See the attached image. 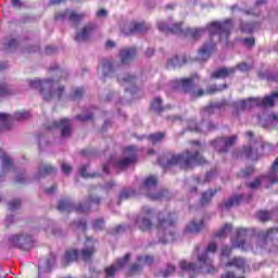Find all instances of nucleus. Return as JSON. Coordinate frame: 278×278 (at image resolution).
Instances as JSON below:
<instances>
[{
	"label": "nucleus",
	"mask_w": 278,
	"mask_h": 278,
	"mask_svg": "<svg viewBox=\"0 0 278 278\" xmlns=\"http://www.w3.org/2000/svg\"><path fill=\"white\" fill-rule=\"evenodd\" d=\"M157 28L164 34L184 35L193 38V40L201 38L203 34L208 31L211 40L205 42L198 52L199 60H208L210 55L216 51V42H214L212 37L218 36L219 42L227 45L229 42V36H231V31L233 30V20L226 18L223 22H211L205 28H187L185 30L181 27V23H175L170 26L166 22H160Z\"/></svg>",
	"instance_id": "f257e3e1"
},
{
	"label": "nucleus",
	"mask_w": 278,
	"mask_h": 278,
	"mask_svg": "<svg viewBox=\"0 0 278 278\" xmlns=\"http://www.w3.org/2000/svg\"><path fill=\"white\" fill-rule=\"evenodd\" d=\"M218 247L216 242H211L205 250L201 252V245H197L194 253H197L198 265L194 263H188L186 261L180 262V268L182 273H189V277H195L198 273L204 275H216L218 268L214 267V261L212 255L216 253Z\"/></svg>",
	"instance_id": "f03ea898"
},
{
	"label": "nucleus",
	"mask_w": 278,
	"mask_h": 278,
	"mask_svg": "<svg viewBox=\"0 0 278 278\" xmlns=\"http://www.w3.org/2000/svg\"><path fill=\"white\" fill-rule=\"evenodd\" d=\"M195 150L192 152L187 150L181 154H173L166 160V163H162L164 168H170L172 166H180V168H190L194 164H205V159L201 156V151H203V146L199 141H192Z\"/></svg>",
	"instance_id": "7ed1b4c3"
},
{
	"label": "nucleus",
	"mask_w": 278,
	"mask_h": 278,
	"mask_svg": "<svg viewBox=\"0 0 278 278\" xmlns=\"http://www.w3.org/2000/svg\"><path fill=\"white\" fill-rule=\"evenodd\" d=\"M58 81H60V79L55 80L53 78H47L40 80L39 78H35L29 80V86L34 90H39L45 101H53V99H58L60 101L64 94L65 88L64 86L59 85Z\"/></svg>",
	"instance_id": "20e7f679"
},
{
	"label": "nucleus",
	"mask_w": 278,
	"mask_h": 278,
	"mask_svg": "<svg viewBox=\"0 0 278 278\" xmlns=\"http://www.w3.org/2000/svg\"><path fill=\"white\" fill-rule=\"evenodd\" d=\"M175 220H177V216L175 214L164 211L159 214V242L161 244H168V242H173L175 240V231L173 227L175 226Z\"/></svg>",
	"instance_id": "39448f33"
},
{
	"label": "nucleus",
	"mask_w": 278,
	"mask_h": 278,
	"mask_svg": "<svg viewBox=\"0 0 278 278\" xmlns=\"http://www.w3.org/2000/svg\"><path fill=\"white\" fill-rule=\"evenodd\" d=\"M278 101V92H274L270 96H266L264 99L260 98H250L248 100H239L235 102L233 108L237 114L244 112V110H251L258 105L260 108H273Z\"/></svg>",
	"instance_id": "423d86ee"
},
{
	"label": "nucleus",
	"mask_w": 278,
	"mask_h": 278,
	"mask_svg": "<svg viewBox=\"0 0 278 278\" xmlns=\"http://www.w3.org/2000/svg\"><path fill=\"white\" fill-rule=\"evenodd\" d=\"M273 184H278V159H276L266 175L256 177L253 181L247 182L250 190H257L260 186L263 188H270Z\"/></svg>",
	"instance_id": "0eeeda50"
},
{
	"label": "nucleus",
	"mask_w": 278,
	"mask_h": 278,
	"mask_svg": "<svg viewBox=\"0 0 278 278\" xmlns=\"http://www.w3.org/2000/svg\"><path fill=\"white\" fill-rule=\"evenodd\" d=\"M275 233H278V228H269L266 231H261L257 238V247L265 249L269 253H277L278 240L275 238Z\"/></svg>",
	"instance_id": "6e6552de"
},
{
	"label": "nucleus",
	"mask_w": 278,
	"mask_h": 278,
	"mask_svg": "<svg viewBox=\"0 0 278 278\" xmlns=\"http://www.w3.org/2000/svg\"><path fill=\"white\" fill-rule=\"evenodd\" d=\"M155 188H157V177L155 176L147 177L141 186L143 194H146L148 199H151V201H162V199L168 197V190H161L155 193L153 192Z\"/></svg>",
	"instance_id": "1a4fd4ad"
},
{
	"label": "nucleus",
	"mask_w": 278,
	"mask_h": 278,
	"mask_svg": "<svg viewBox=\"0 0 278 278\" xmlns=\"http://www.w3.org/2000/svg\"><path fill=\"white\" fill-rule=\"evenodd\" d=\"M247 138L250 140V144L243 147L242 149V155L247 157L248 160H258L260 159V151L264 149V146L262 144V141L254 140V134L251 130H248L245 132Z\"/></svg>",
	"instance_id": "9d476101"
},
{
	"label": "nucleus",
	"mask_w": 278,
	"mask_h": 278,
	"mask_svg": "<svg viewBox=\"0 0 278 278\" xmlns=\"http://www.w3.org/2000/svg\"><path fill=\"white\" fill-rule=\"evenodd\" d=\"M8 244L21 249V251H31L34 249V237L28 233L11 235L8 238Z\"/></svg>",
	"instance_id": "9b49d317"
},
{
	"label": "nucleus",
	"mask_w": 278,
	"mask_h": 278,
	"mask_svg": "<svg viewBox=\"0 0 278 278\" xmlns=\"http://www.w3.org/2000/svg\"><path fill=\"white\" fill-rule=\"evenodd\" d=\"M154 211L149 206H143L140 214L136 218V225L140 231H151L153 228V218Z\"/></svg>",
	"instance_id": "f8f14e48"
},
{
	"label": "nucleus",
	"mask_w": 278,
	"mask_h": 278,
	"mask_svg": "<svg viewBox=\"0 0 278 278\" xmlns=\"http://www.w3.org/2000/svg\"><path fill=\"white\" fill-rule=\"evenodd\" d=\"M238 142V135H232L230 137H218L211 141V147L217 151V153H228L229 149Z\"/></svg>",
	"instance_id": "ddd939ff"
},
{
	"label": "nucleus",
	"mask_w": 278,
	"mask_h": 278,
	"mask_svg": "<svg viewBox=\"0 0 278 278\" xmlns=\"http://www.w3.org/2000/svg\"><path fill=\"white\" fill-rule=\"evenodd\" d=\"M29 118V112L18 111L14 115L8 113H0V130L10 129L14 121H27Z\"/></svg>",
	"instance_id": "4468645a"
},
{
	"label": "nucleus",
	"mask_w": 278,
	"mask_h": 278,
	"mask_svg": "<svg viewBox=\"0 0 278 278\" xmlns=\"http://www.w3.org/2000/svg\"><path fill=\"white\" fill-rule=\"evenodd\" d=\"M47 129H60L62 138H71L73 136V122L68 118H63L61 121H54L47 126Z\"/></svg>",
	"instance_id": "2eb2a0df"
},
{
	"label": "nucleus",
	"mask_w": 278,
	"mask_h": 278,
	"mask_svg": "<svg viewBox=\"0 0 278 278\" xmlns=\"http://www.w3.org/2000/svg\"><path fill=\"white\" fill-rule=\"evenodd\" d=\"M176 84L177 86L182 88L185 92L191 94V97H203V94H205V91H203V89H199L198 91L194 90V76H191L189 78L176 79Z\"/></svg>",
	"instance_id": "dca6fc26"
},
{
	"label": "nucleus",
	"mask_w": 278,
	"mask_h": 278,
	"mask_svg": "<svg viewBox=\"0 0 278 278\" xmlns=\"http://www.w3.org/2000/svg\"><path fill=\"white\" fill-rule=\"evenodd\" d=\"M125 155L128 157L118 159L114 162L115 168H119V170H125V168L129 167L130 164L136 162V146H129L125 149Z\"/></svg>",
	"instance_id": "f3484780"
},
{
	"label": "nucleus",
	"mask_w": 278,
	"mask_h": 278,
	"mask_svg": "<svg viewBox=\"0 0 278 278\" xmlns=\"http://www.w3.org/2000/svg\"><path fill=\"white\" fill-rule=\"evenodd\" d=\"M84 18H86V13H77L68 9L55 15L56 21H68L72 25H79Z\"/></svg>",
	"instance_id": "a211bd4d"
},
{
	"label": "nucleus",
	"mask_w": 278,
	"mask_h": 278,
	"mask_svg": "<svg viewBox=\"0 0 278 278\" xmlns=\"http://www.w3.org/2000/svg\"><path fill=\"white\" fill-rule=\"evenodd\" d=\"M94 253H97V239L92 237H87L85 241V247L79 252V257H81L83 262H90Z\"/></svg>",
	"instance_id": "6ab92c4d"
},
{
	"label": "nucleus",
	"mask_w": 278,
	"mask_h": 278,
	"mask_svg": "<svg viewBox=\"0 0 278 278\" xmlns=\"http://www.w3.org/2000/svg\"><path fill=\"white\" fill-rule=\"evenodd\" d=\"M151 29V25L146 22H134L122 28V34L125 36H131V34H144Z\"/></svg>",
	"instance_id": "aec40b11"
},
{
	"label": "nucleus",
	"mask_w": 278,
	"mask_h": 278,
	"mask_svg": "<svg viewBox=\"0 0 278 278\" xmlns=\"http://www.w3.org/2000/svg\"><path fill=\"white\" fill-rule=\"evenodd\" d=\"M214 129H218L217 125H214L212 122L201 124H197L194 119L188 121V130L194 131L195 134H207V131H214Z\"/></svg>",
	"instance_id": "412c9836"
},
{
	"label": "nucleus",
	"mask_w": 278,
	"mask_h": 278,
	"mask_svg": "<svg viewBox=\"0 0 278 278\" xmlns=\"http://www.w3.org/2000/svg\"><path fill=\"white\" fill-rule=\"evenodd\" d=\"M249 233V229L239 228L237 230V239L233 241L232 247L235 249H242V251H253L251 244L247 243V236Z\"/></svg>",
	"instance_id": "4be33fe9"
},
{
	"label": "nucleus",
	"mask_w": 278,
	"mask_h": 278,
	"mask_svg": "<svg viewBox=\"0 0 278 278\" xmlns=\"http://www.w3.org/2000/svg\"><path fill=\"white\" fill-rule=\"evenodd\" d=\"M138 55V49L136 47H127L119 50L118 58L121 64L129 66V64L136 60Z\"/></svg>",
	"instance_id": "5701e85b"
},
{
	"label": "nucleus",
	"mask_w": 278,
	"mask_h": 278,
	"mask_svg": "<svg viewBox=\"0 0 278 278\" xmlns=\"http://www.w3.org/2000/svg\"><path fill=\"white\" fill-rule=\"evenodd\" d=\"M93 205H101V197L89 194L84 203L77 205L76 212L79 214H86V212H90Z\"/></svg>",
	"instance_id": "b1692460"
},
{
	"label": "nucleus",
	"mask_w": 278,
	"mask_h": 278,
	"mask_svg": "<svg viewBox=\"0 0 278 278\" xmlns=\"http://www.w3.org/2000/svg\"><path fill=\"white\" fill-rule=\"evenodd\" d=\"M131 255L129 253L125 254L123 258H118L115 263H113L111 266L105 268V275L106 277H114L118 270H122V268L125 267V265L129 262Z\"/></svg>",
	"instance_id": "393cba45"
},
{
	"label": "nucleus",
	"mask_w": 278,
	"mask_h": 278,
	"mask_svg": "<svg viewBox=\"0 0 278 278\" xmlns=\"http://www.w3.org/2000/svg\"><path fill=\"white\" fill-rule=\"evenodd\" d=\"M0 160L2 162V172L0 175V181H3V177L14 168V164L12 163V157L8 155V153L4 150H0Z\"/></svg>",
	"instance_id": "a878e982"
},
{
	"label": "nucleus",
	"mask_w": 278,
	"mask_h": 278,
	"mask_svg": "<svg viewBox=\"0 0 278 278\" xmlns=\"http://www.w3.org/2000/svg\"><path fill=\"white\" fill-rule=\"evenodd\" d=\"M97 29V24L94 23H89L80 31H78L75 36V41L76 42H86L88 38H90V34Z\"/></svg>",
	"instance_id": "bb28decb"
},
{
	"label": "nucleus",
	"mask_w": 278,
	"mask_h": 278,
	"mask_svg": "<svg viewBox=\"0 0 278 278\" xmlns=\"http://www.w3.org/2000/svg\"><path fill=\"white\" fill-rule=\"evenodd\" d=\"M212 177H214V172L206 173L204 178H200V177L191 178L188 181L189 192H197V184H210V181H212Z\"/></svg>",
	"instance_id": "cd10ccee"
},
{
	"label": "nucleus",
	"mask_w": 278,
	"mask_h": 278,
	"mask_svg": "<svg viewBox=\"0 0 278 278\" xmlns=\"http://www.w3.org/2000/svg\"><path fill=\"white\" fill-rule=\"evenodd\" d=\"M236 75V67H222L217 68L211 74V79H227Z\"/></svg>",
	"instance_id": "c85d7f7f"
},
{
	"label": "nucleus",
	"mask_w": 278,
	"mask_h": 278,
	"mask_svg": "<svg viewBox=\"0 0 278 278\" xmlns=\"http://www.w3.org/2000/svg\"><path fill=\"white\" fill-rule=\"evenodd\" d=\"M117 81L121 86H131V88H135L136 84H138V76L129 73L117 74Z\"/></svg>",
	"instance_id": "c756f323"
},
{
	"label": "nucleus",
	"mask_w": 278,
	"mask_h": 278,
	"mask_svg": "<svg viewBox=\"0 0 278 278\" xmlns=\"http://www.w3.org/2000/svg\"><path fill=\"white\" fill-rule=\"evenodd\" d=\"M101 73L104 79H108V77H114V73H116V64L113 61L103 60Z\"/></svg>",
	"instance_id": "7c9ffc66"
},
{
	"label": "nucleus",
	"mask_w": 278,
	"mask_h": 278,
	"mask_svg": "<svg viewBox=\"0 0 278 278\" xmlns=\"http://www.w3.org/2000/svg\"><path fill=\"white\" fill-rule=\"evenodd\" d=\"M56 210L62 214H68L71 212H77V205H75V203L72 202L71 199H64L59 201Z\"/></svg>",
	"instance_id": "2f4dec72"
},
{
	"label": "nucleus",
	"mask_w": 278,
	"mask_h": 278,
	"mask_svg": "<svg viewBox=\"0 0 278 278\" xmlns=\"http://www.w3.org/2000/svg\"><path fill=\"white\" fill-rule=\"evenodd\" d=\"M244 201V194L235 195L232 198H229L228 200H225L220 205V210H231V207H236L240 205Z\"/></svg>",
	"instance_id": "473e14b6"
},
{
	"label": "nucleus",
	"mask_w": 278,
	"mask_h": 278,
	"mask_svg": "<svg viewBox=\"0 0 278 278\" xmlns=\"http://www.w3.org/2000/svg\"><path fill=\"white\" fill-rule=\"evenodd\" d=\"M58 173V168L52 165H40L37 176V179H42V177H49V175H55Z\"/></svg>",
	"instance_id": "72a5a7b5"
},
{
	"label": "nucleus",
	"mask_w": 278,
	"mask_h": 278,
	"mask_svg": "<svg viewBox=\"0 0 278 278\" xmlns=\"http://www.w3.org/2000/svg\"><path fill=\"white\" fill-rule=\"evenodd\" d=\"M240 31L242 34H253V31H257L260 29V23L258 22H241L240 23Z\"/></svg>",
	"instance_id": "f704fd0d"
},
{
	"label": "nucleus",
	"mask_w": 278,
	"mask_h": 278,
	"mask_svg": "<svg viewBox=\"0 0 278 278\" xmlns=\"http://www.w3.org/2000/svg\"><path fill=\"white\" fill-rule=\"evenodd\" d=\"M77 257H79L78 250H70L65 252V255L62 260V266H68V264H73V262H77Z\"/></svg>",
	"instance_id": "c9c22d12"
},
{
	"label": "nucleus",
	"mask_w": 278,
	"mask_h": 278,
	"mask_svg": "<svg viewBox=\"0 0 278 278\" xmlns=\"http://www.w3.org/2000/svg\"><path fill=\"white\" fill-rule=\"evenodd\" d=\"M186 64V58H179V55H175L167 60L166 67L167 68H181Z\"/></svg>",
	"instance_id": "e433bc0d"
},
{
	"label": "nucleus",
	"mask_w": 278,
	"mask_h": 278,
	"mask_svg": "<svg viewBox=\"0 0 278 278\" xmlns=\"http://www.w3.org/2000/svg\"><path fill=\"white\" fill-rule=\"evenodd\" d=\"M226 105H227L226 100L212 103L210 106L205 109V113L208 114V116H212V114H216V112H220V110H223V108H225Z\"/></svg>",
	"instance_id": "4c0bfd02"
},
{
	"label": "nucleus",
	"mask_w": 278,
	"mask_h": 278,
	"mask_svg": "<svg viewBox=\"0 0 278 278\" xmlns=\"http://www.w3.org/2000/svg\"><path fill=\"white\" fill-rule=\"evenodd\" d=\"M216 189L215 190H207L205 192L202 193L201 198H200V205H202V207H206V205H210L212 203V199L214 197V194H216Z\"/></svg>",
	"instance_id": "58836bf2"
},
{
	"label": "nucleus",
	"mask_w": 278,
	"mask_h": 278,
	"mask_svg": "<svg viewBox=\"0 0 278 278\" xmlns=\"http://www.w3.org/2000/svg\"><path fill=\"white\" fill-rule=\"evenodd\" d=\"M168 109H170V106H164L162 104V98H154V100L151 103V110L156 114H162V112H165Z\"/></svg>",
	"instance_id": "ea45409f"
},
{
	"label": "nucleus",
	"mask_w": 278,
	"mask_h": 278,
	"mask_svg": "<svg viewBox=\"0 0 278 278\" xmlns=\"http://www.w3.org/2000/svg\"><path fill=\"white\" fill-rule=\"evenodd\" d=\"M226 266H235L238 270L244 273V268H247V261L242 257H235L228 262Z\"/></svg>",
	"instance_id": "a19ab883"
},
{
	"label": "nucleus",
	"mask_w": 278,
	"mask_h": 278,
	"mask_svg": "<svg viewBox=\"0 0 278 278\" xmlns=\"http://www.w3.org/2000/svg\"><path fill=\"white\" fill-rule=\"evenodd\" d=\"M203 229V219L200 222H191L187 227H186V232L187 233H199Z\"/></svg>",
	"instance_id": "79ce46f5"
},
{
	"label": "nucleus",
	"mask_w": 278,
	"mask_h": 278,
	"mask_svg": "<svg viewBox=\"0 0 278 278\" xmlns=\"http://www.w3.org/2000/svg\"><path fill=\"white\" fill-rule=\"evenodd\" d=\"M164 138H166L165 132H154L149 135L148 140H150L152 144H160V142L164 141Z\"/></svg>",
	"instance_id": "37998d69"
},
{
	"label": "nucleus",
	"mask_w": 278,
	"mask_h": 278,
	"mask_svg": "<svg viewBox=\"0 0 278 278\" xmlns=\"http://www.w3.org/2000/svg\"><path fill=\"white\" fill-rule=\"evenodd\" d=\"M10 94H14V89L5 81H0V97H10Z\"/></svg>",
	"instance_id": "c03bdc74"
},
{
	"label": "nucleus",
	"mask_w": 278,
	"mask_h": 278,
	"mask_svg": "<svg viewBox=\"0 0 278 278\" xmlns=\"http://www.w3.org/2000/svg\"><path fill=\"white\" fill-rule=\"evenodd\" d=\"M131 197H136L134 189H123L119 193V201H127V199H131Z\"/></svg>",
	"instance_id": "a18cd8bd"
},
{
	"label": "nucleus",
	"mask_w": 278,
	"mask_h": 278,
	"mask_svg": "<svg viewBox=\"0 0 278 278\" xmlns=\"http://www.w3.org/2000/svg\"><path fill=\"white\" fill-rule=\"evenodd\" d=\"M89 164H86V165H81L79 167V173H80V176H83L85 179H92L94 177H99V174H88V168H89Z\"/></svg>",
	"instance_id": "49530a36"
},
{
	"label": "nucleus",
	"mask_w": 278,
	"mask_h": 278,
	"mask_svg": "<svg viewBox=\"0 0 278 278\" xmlns=\"http://www.w3.org/2000/svg\"><path fill=\"white\" fill-rule=\"evenodd\" d=\"M137 262L141 266H144V264H147V266H151V264H153V256H151V255H139V256H137Z\"/></svg>",
	"instance_id": "de8ad7c7"
},
{
	"label": "nucleus",
	"mask_w": 278,
	"mask_h": 278,
	"mask_svg": "<svg viewBox=\"0 0 278 278\" xmlns=\"http://www.w3.org/2000/svg\"><path fill=\"white\" fill-rule=\"evenodd\" d=\"M54 265H55V254L50 253L46 262V268L43 269L45 273H51V268H53Z\"/></svg>",
	"instance_id": "09e8293b"
},
{
	"label": "nucleus",
	"mask_w": 278,
	"mask_h": 278,
	"mask_svg": "<svg viewBox=\"0 0 278 278\" xmlns=\"http://www.w3.org/2000/svg\"><path fill=\"white\" fill-rule=\"evenodd\" d=\"M231 224H226L215 236L216 238H226L227 233H231Z\"/></svg>",
	"instance_id": "8fccbe9b"
},
{
	"label": "nucleus",
	"mask_w": 278,
	"mask_h": 278,
	"mask_svg": "<svg viewBox=\"0 0 278 278\" xmlns=\"http://www.w3.org/2000/svg\"><path fill=\"white\" fill-rule=\"evenodd\" d=\"M260 79H267V81H275L277 79V75L270 74V72H258Z\"/></svg>",
	"instance_id": "3c124183"
},
{
	"label": "nucleus",
	"mask_w": 278,
	"mask_h": 278,
	"mask_svg": "<svg viewBox=\"0 0 278 278\" xmlns=\"http://www.w3.org/2000/svg\"><path fill=\"white\" fill-rule=\"evenodd\" d=\"M16 47H18V41L16 39H10L7 43H4V49L12 53V51H15Z\"/></svg>",
	"instance_id": "603ef678"
},
{
	"label": "nucleus",
	"mask_w": 278,
	"mask_h": 278,
	"mask_svg": "<svg viewBox=\"0 0 278 278\" xmlns=\"http://www.w3.org/2000/svg\"><path fill=\"white\" fill-rule=\"evenodd\" d=\"M77 121H80V123H86L88 121H92L94 118V113L89 112L87 114H80L76 116Z\"/></svg>",
	"instance_id": "864d4df0"
},
{
	"label": "nucleus",
	"mask_w": 278,
	"mask_h": 278,
	"mask_svg": "<svg viewBox=\"0 0 278 278\" xmlns=\"http://www.w3.org/2000/svg\"><path fill=\"white\" fill-rule=\"evenodd\" d=\"M125 229H127V226H126V225H118V226H116V227H114V228H111V229L109 230V233H110L111 236H116V235H118V233H123V232L125 231Z\"/></svg>",
	"instance_id": "5fc2aeb1"
},
{
	"label": "nucleus",
	"mask_w": 278,
	"mask_h": 278,
	"mask_svg": "<svg viewBox=\"0 0 278 278\" xmlns=\"http://www.w3.org/2000/svg\"><path fill=\"white\" fill-rule=\"evenodd\" d=\"M267 125H275L278 129V113H271L267 116Z\"/></svg>",
	"instance_id": "6e6d98bb"
},
{
	"label": "nucleus",
	"mask_w": 278,
	"mask_h": 278,
	"mask_svg": "<svg viewBox=\"0 0 278 278\" xmlns=\"http://www.w3.org/2000/svg\"><path fill=\"white\" fill-rule=\"evenodd\" d=\"M241 43L243 45V47H248V49H252V47H255V38L253 37L243 38L241 39Z\"/></svg>",
	"instance_id": "4d7b16f0"
},
{
	"label": "nucleus",
	"mask_w": 278,
	"mask_h": 278,
	"mask_svg": "<svg viewBox=\"0 0 278 278\" xmlns=\"http://www.w3.org/2000/svg\"><path fill=\"white\" fill-rule=\"evenodd\" d=\"M105 228V220H103V218H98L93 222V229H96V231H102V229Z\"/></svg>",
	"instance_id": "13d9d810"
},
{
	"label": "nucleus",
	"mask_w": 278,
	"mask_h": 278,
	"mask_svg": "<svg viewBox=\"0 0 278 278\" xmlns=\"http://www.w3.org/2000/svg\"><path fill=\"white\" fill-rule=\"evenodd\" d=\"M257 218L262 220V223H266L267 220H270V212L267 211H261L257 214Z\"/></svg>",
	"instance_id": "bf43d9fd"
},
{
	"label": "nucleus",
	"mask_w": 278,
	"mask_h": 278,
	"mask_svg": "<svg viewBox=\"0 0 278 278\" xmlns=\"http://www.w3.org/2000/svg\"><path fill=\"white\" fill-rule=\"evenodd\" d=\"M18 207H21V200L15 199L9 202L10 212H15V210H18Z\"/></svg>",
	"instance_id": "052dcab7"
},
{
	"label": "nucleus",
	"mask_w": 278,
	"mask_h": 278,
	"mask_svg": "<svg viewBox=\"0 0 278 278\" xmlns=\"http://www.w3.org/2000/svg\"><path fill=\"white\" fill-rule=\"evenodd\" d=\"M84 97V88L78 87L75 89L74 94L72 96L73 101H78Z\"/></svg>",
	"instance_id": "680f3d73"
},
{
	"label": "nucleus",
	"mask_w": 278,
	"mask_h": 278,
	"mask_svg": "<svg viewBox=\"0 0 278 278\" xmlns=\"http://www.w3.org/2000/svg\"><path fill=\"white\" fill-rule=\"evenodd\" d=\"M236 71H241V73H247L251 71V65L247 64L245 62L239 63L236 66Z\"/></svg>",
	"instance_id": "e2e57ef3"
},
{
	"label": "nucleus",
	"mask_w": 278,
	"mask_h": 278,
	"mask_svg": "<svg viewBox=\"0 0 278 278\" xmlns=\"http://www.w3.org/2000/svg\"><path fill=\"white\" fill-rule=\"evenodd\" d=\"M251 175H253V167L251 166L241 169L239 173V177H251Z\"/></svg>",
	"instance_id": "0e129e2a"
},
{
	"label": "nucleus",
	"mask_w": 278,
	"mask_h": 278,
	"mask_svg": "<svg viewBox=\"0 0 278 278\" xmlns=\"http://www.w3.org/2000/svg\"><path fill=\"white\" fill-rule=\"evenodd\" d=\"M15 184H27V178L25 177V174L17 173L15 176Z\"/></svg>",
	"instance_id": "69168bd1"
},
{
	"label": "nucleus",
	"mask_w": 278,
	"mask_h": 278,
	"mask_svg": "<svg viewBox=\"0 0 278 278\" xmlns=\"http://www.w3.org/2000/svg\"><path fill=\"white\" fill-rule=\"evenodd\" d=\"M129 271L131 274H135V273H140L142 271V265L138 262V263H134L130 268H129Z\"/></svg>",
	"instance_id": "338daca9"
},
{
	"label": "nucleus",
	"mask_w": 278,
	"mask_h": 278,
	"mask_svg": "<svg viewBox=\"0 0 278 278\" xmlns=\"http://www.w3.org/2000/svg\"><path fill=\"white\" fill-rule=\"evenodd\" d=\"M61 170L64 173V175H71L73 167L66 163H61Z\"/></svg>",
	"instance_id": "774afa93"
}]
</instances>
